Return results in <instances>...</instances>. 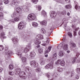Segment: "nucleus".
<instances>
[{
	"label": "nucleus",
	"instance_id": "1",
	"mask_svg": "<svg viewBox=\"0 0 80 80\" xmlns=\"http://www.w3.org/2000/svg\"><path fill=\"white\" fill-rule=\"evenodd\" d=\"M43 39V36L42 34H39L36 36V39L34 41V43L36 45L40 44L41 42L39 41L38 40H42Z\"/></svg>",
	"mask_w": 80,
	"mask_h": 80
},
{
	"label": "nucleus",
	"instance_id": "2",
	"mask_svg": "<svg viewBox=\"0 0 80 80\" xmlns=\"http://www.w3.org/2000/svg\"><path fill=\"white\" fill-rule=\"evenodd\" d=\"M28 18L29 21H32V20H35L36 18V16L34 14H29L28 16Z\"/></svg>",
	"mask_w": 80,
	"mask_h": 80
},
{
	"label": "nucleus",
	"instance_id": "3",
	"mask_svg": "<svg viewBox=\"0 0 80 80\" xmlns=\"http://www.w3.org/2000/svg\"><path fill=\"white\" fill-rule=\"evenodd\" d=\"M45 69H53V62H51L47 64L45 67Z\"/></svg>",
	"mask_w": 80,
	"mask_h": 80
},
{
	"label": "nucleus",
	"instance_id": "4",
	"mask_svg": "<svg viewBox=\"0 0 80 80\" xmlns=\"http://www.w3.org/2000/svg\"><path fill=\"white\" fill-rule=\"evenodd\" d=\"M19 74L21 78H23V79H25L27 78V76H25V73L24 72H21Z\"/></svg>",
	"mask_w": 80,
	"mask_h": 80
},
{
	"label": "nucleus",
	"instance_id": "5",
	"mask_svg": "<svg viewBox=\"0 0 80 80\" xmlns=\"http://www.w3.org/2000/svg\"><path fill=\"white\" fill-rule=\"evenodd\" d=\"M30 65L31 66H32L34 68H35V67H37L38 64V63H36L35 61H32L30 62Z\"/></svg>",
	"mask_w": 80,
	"mask_h": 80
},
{
	"label": "nucleus",
	"instance_id": "6",
	"mask_svg": "<svg viewBox=\"0 0 80 80\" xmlns=\"http://www.w3.org/2000/svg\"><path fill=\"white\" fill-rule=\"evenodd\" d=\"M25 27V24L23 22H21L19 23L18 28L19 29L22 30Z\"/></svg>",
	"mask_w": 80,
	"mask_h": 80
},
{
	"label": "nucleus",
	"instance_id": "7",
	"mask_svg": "<svg viewBox=\"0 0 80 80\" xmlns=\"http://www.w3.org/2000/svg\"><path fill=\"white\" fill-rule=\"evenodd\" d=\"M31 44H28V45L27 46V47L24 49V52L25 53H27L29 51V50L31 49Z\"/></svg>",
	"mask_w": 80,
	"mask_h": 80
},
{
	"label": "nucleus",
	"instance_id": "8",
	"mask_svg": "<svg viewBox=\"0 0 80 80\" xmlns=\"http://www.w3.org/2000/svg\"><path fill=\"white\" fill-rule=\"evenodd\" d=\"M12 4L13 6H18L19 5V2L16 0H14L12 1Z\"/></svg>",
	"mask_w": 80,
	"mask_h": 80
},
{
	"label": "nucleus",
	"instance_id": "9",
	"mask_svg": "<svg viewBox=\"0 0 80 80\" xmlns=\"http://www.w3.org/2000/svg\"><path fill=\"white\" fill-rule=\"evenodd\" d=\"M62 47L63 50H67L68 48V44L65 43L62 44Z\"/></svg>",
	"mask_w": 80,
	"mask_h": 80
},
{
	"label": "nucleus",
	"instance_id": "10",
	"mask_svg": "<svg viewBox=\"0 0 80 80\" xmlns=\"http://www.w3.org/2000/svg\"><path fill=\"white\" fill-rule=\"evenodd\" d=\"M5 52L6 54L7 55H12L13 54L12 52H10L9 51H8V48H6L5 49Z\"/></svg>",
	"mask_w": 80,
	"mask_h": 80
},
{
	"label": "nucleus",
	"instance_id": "11",
	"mask_svg": "<svg viewBox=\"0 0 80 80\" xmlns=\"http://www.w3.org/2000/svg\"><path fill=\"white\" fill-rule=\"evenodd\" d=\"M21 69L20 68H17L15 71V74L16 75H19V73H20L21 72Z\"/></svg>",
	"mask_w": 80,
	"mask_h": 80
},
{
	"label": "nucleus",
	"instance_id": "12",
	"mask_svg": "<svg viewBox=\"0 0 80 80\" xmlns=\"http://www.w3.org/2000/svg\"><path fill=\"white\" fill-rule=\"evenodd\" d=\"M28 71V72H31L32 71V69L30 68V67L27 66L25 68V71L26 72H27Z\"/></svg>",
	"mask_w": 80,
	"mask_h": 80
},
{
	"label": "nucleus",
	"instance_id": "13",
	"mask_svg": "<svg viewBox=\"0 0 80 80\" xmlns=\"http://www.w3.org/2000/svg\"><path fill=\"white\" fill-rule=\"evenodd\" d=\"M22 8L25 12H28V9L27 8V6H22Z\"/></svg>",
	"mask_w": 80,
	"mask_h": 80
},
{
	"label": "nucleus",
	"instance_id": "14",
	"mask_svg": "<svg viewBox=\"0 0 80 80\" xmlns=\"http://www.w3.org/2000/svg\"><path fill=\"white\" fill-rule=\"evenodd\" d=\"M36 55V53L33 51L30 52V56L31 57H34Z\"/></svg>",
	"mask_w": 80,
	"mask_h": 80
},
{
	"label": "nucleus",
	"instance_id": "15",
	"mask_svg": "<svg viewBox=\"0 0 80 80\" xmlns=\"http://www.w3.org/2000/svg\"><path fill=\"white\" fill-rule=\"evenodd\" d=\"M12 40L14 44L17 43L18 42V40L17 39V38H14L12 39Z\"/></svg>",
	"mask_w": 80,
	"mask_h": 80
},
{
	"label": "nucleus",
	"instance_id": "16",
	"mask_svg": "<svg viewBox=\"0 0 80 80\" xmlns=\"http://www.w3.org/2000/svg\"><path fill=\"white\" fill-rule=\"evenodd\" d=\"M22 60L23 63H27V58L25 57H22Z\"/></svg>",
	"mask_w": 80,
	"mask_h": 80
},
{
	"label": "nucleus",
	"instance_id": "17",
	"mask_svg": "<svg viewBox=\"0 0 80 80\" xmlns=\"http://www.w3.org/2000/svg\"><path fill=\"white\" fill-rule=\"evenodd\" d=\"M56 13H55V12H51V14H50V17H52V18H54L55 17H56Z\"/></svg>",
	"mask_w": 80,
	"mask_h": 80
},
{
	"label": "nucleus",
	"instance_id": "18",
	"mask_svg": "<svg viewBox=\"0 0 80 80\" xmlns=\"http://www.w3.org/2000/svg\"><path fill=\"white\" fill-rule=\"evenodd\" d=\"M36 72H38V73H39V74L41 75V74H42L43 73V72H42L41 71V69H40L38 68L36 70Z\"/></svg>",
	"mask_w": 80,
	"mask_h": 80
},
{
	"label": "nucleus",
	"instance_id": "19",
	"mask_svg": "<svg viewBox=\"0 0 80 80\" xmlns=\"http://www.w3.org/2000/svg\"><path fill=\"white\" fill-rule=\"evenodd\" d=\"M40 64L41 65H44L45 64V61L43 59H41V61L40 62Z\"/></svg>",
	"mask_w": 80,
	"mask_h": 80
},
{
	"label": "nucleus",
	"instance_id": "20",
	"mask_svg": "<svg viewBox=\"0 0 80 80\" xmlns=\"http://www.w3.org/2000/svg\"><path fill=\"white\" fill-rule=\"evenodd\" d=\"M32 25L33 27H36L38 26V24L35 22H33L32 23Z\"/></svg>",
	"mask_w": 80,
	"mask_h": 80
},
{
	"label": "nucleus",
	"instance_id": "21",
	"mask_svg": "<svg viewBox=\"0 0 80 80\" xmlns=\"http://www.w3.org/2000/svg\"><path fill=\"white\" fill-rule=\"evenodd\" d=\"M64 53V52L63 51H60L59 52L58 55L59 56H60V57H62V56H63Z\"/></svg>",
	"mask_w": 80,
	"mask_h": 80
},
{
	"label": "nucleus",
	"instance_id": "22",
	"mask_svg": "<svg viewBox=\"0 0 80 80\" xmlns=\"http://www.w3.org/2000/svg\"><path fill=\"white\" fill-rule=\"evenodd\" d=\"M60 65H61V66H62V67H63L65 66V61L64 60H62L61 61V62L60 63Z\"/></svg>",
	"mask_w": 80,
	"mask_h": 80
},
{
	"label": "nucleus",
	"instance_id": "23",
	"mask_svg": "<svg viewBox=\"0 0 80 80\" xmlns=\"http://www.w3.org/2000/svg\"><path fill=\"white\" fill-rule=\"evenodd\" d=\"M51 48H52V47L51 46L49 47L47 50H46L45 52V53H48V52H50V51L51 50Z\"/></svg>",
	"mask_w": 80,
	"mask_h": 80
},
{
	"label": "nucleus",
	"instance_id": "24",
	"mask_svg": "<svg viewBox=\"0 0 80 80\" xmlns=\"http://www.w3.org/2000/svg\"><path fill=\"white\" fill-rule=\"evenodd\" d=\"M40 24L42 25H46L47 24V22L45 20H44L40 22Z\"/></svg>",
	"mask_w": 80,
	"mask_h": 80
},
{
	"label": "nucleus",
	"instance_id": "25",
	"mask_svg": "<svg viewBox=\"0 0 80 80\" xmlns=\"http://www.w3.org/2000/svg\"><path fill=\"white\" fill-rule=\"evenodd\" d=\"M38 52H39V53H40V54L43 53V49L41 48H39L38 49Z\"/></svg>",
	"mask_w": 80,
	"mask_h": 80
},
{
	"label": "nucleus",
	"instance_id": "26",
	"mask_svg": "<svg viewBox=\"0 0 80 80\" xmlns=\"http://www.w3.org/2000/svg\"><path fill=\"white\" fill-rule=\"evenodd\" d=\"M52 60H55L57 59V53H55L53 56Z\"/></svg>",
	"mask_w": 80,
	"mask_h": 80
},
{
	"label": "nucleus",
	"instance_id": "27",
	"mask_svg": "<svg viewBox=\"0 0 80 80\" xmlns=\"http://www.w3.org/2000/svg\"><path fill=\"white\" fill-rule=\"evenodd\" d=\"M20 20V17H17L15 18L14 19V21L15 22H18Z\"/></svg>",
	"mask_w": 80,
	"mask_h": 80
},
{
	"label": "nucleus",
	"instance_id": "28",
	"mask_svg": "<svg viewBox=\"0 0 80 80\" xmlns=\"http://www.w3.org/2000/svg\"><path fill=\"white\" fill-rule=\"evenodd\" d=\"M17 12L18 13H20L22 12V9L19 7H18L16 9Z\"/></svg>",
	"mask_w": 80,
	"mask_h": 80
},
{
	"label": "nucleus",
	"instance_id": "29",
	"mask_svg": "<svg viewBox=\"0 0 80 80\" xmlns=\"http://www.w3.org/2000/svg\"><path fill=\"white\" fill-rule=\"evenodd\" d=\"M61 62V60L59 59L57 60V62L55 63V64L56 65H59V64H60V62Z\"/></svg>",
	"mask_w": 80,
	"mask_h": 80
},
{
	"label": "nucleus",
	"instance_id": "30",
	"mask_svg": "<svg viewBox=\"0 0 80 80\" xmlns=\"http://www.w3.org/2000/svg\"><path fill=\"white\" fill-rule=\"evenodd\" d=\"M65 8H67V9H69L72 8V6L70 5H66Z\"/></svg>",
	"mask_w": 80,
	"mask_h": 80
},
{
	"label": "nucleus",
	"instance_id": "31",
	"mask_svg": "<svg viewBox=\"0 0 80 80\" xmlns=\"http://www.w3.org/2000/svg\"><path fill=\"white\" fill-rule=\"evenodd\" d=\"M13 65L11 64V65H10L9 66V70H13Z\"/></svg>",
	"mask_w": 80,
	"mask_h": 80
},
{
	"label": "nucleus",
	"instance_id": "32",
	"mask_svg": "<svg viewBox=\"0 0 80 80\" xmlns=\"http://www.w3.org/2000/svg\"><path fill=\"white\" fill-rule=\"evenodd\" d=\"M42 14L43 16H46L47 15V12H46L44 10L42 12Z\"/></svg>",
	"mask_w": 80,
	"mask_h": 80
},
{
	"label": "nucleus",
	"instance_id": "33",
	"mask_svg": "<svg viewBox=\"0 0 80 80\" xmlns=\"http://www.w3.org/2000/svg\"><path fill=\"white\" fill-rule=\"evenodd\" d=\"M58 71L59 72H62L63 71V69L61 68H58Z\"/></svg>",
	"mask_w": 80,
	"mask_h": 80
},
{
	"label": "nucleus",
	"instance_id": "34",
	"mask_svg": "<svg viewBox=\"0 0 80 80\" xmlns=\"http://www.w3.org/2000/svg\"><path fill=\"white\" fill-rule=\"evenodd\" d=\"M17 54L18 55V56H19L20 57H22V53L20 51H19V52H17Z\"/></svg>",
	"mask_w": 80,
	"mask_h": 80
},
{
	"label": "nucleus",
	"instance_id": "35",
	"mask_svg": "<svg viewBox=\"0 0 80 80\" xmlns=\"http://www.w3.org/2000/svg\"><path fill=\"white\" fill-rule=\"evenodd\" d=\"M46 76H47L48 78H50L51 77V74L49 72H48L46 74Z\"/></svg>",
	"mask_w": 80,
	"mask_h": 80
},
{
	"label": "nucleus",
	"instance_id": "36",
	"mask_svg": "<svg viewBox=\"0 0 80 80\" xmlns=\"http://www.w3.org/2000/svg\"><path fill=\"white\" fill-rule=\"evenodd\" d=\"M38 0H31V2L33 3H34L35 4H36V3H37L38 2Z\"/></svg>",
	"mask_w": 80,
	"mask_h": 80
},
{
	"label": "nucleus",
	"instance_id": "37",
	"mask_svg": "<svg viewBox=\"0 0 80 80\" xmlns=\"http://www.w3.org/2000/svg\"><path fill=\"white\" fill-rule=\"evenodd\" d=\"M32 77V74L31 73H28V78H30Z\"/></svg>",
	"mask_w": 80,
	"mask_h": 80
},
{
	"label": "nucleus",
	"instance_id": "38",
	"mask_svg": "<svg viewBox=\"0 0 80 80\" xmlns=\"http://www.w3.org/2000/svg\"><path fill=\"white\" fill-rule=\"evenodd\" d=\"M41 32L42 33L45 34V33L46 32V31H45V29L43 28H42L41 29Z\"/></svg>",
	"mask_w": 80,
	"mask_h": 80
},
{
	"label": "nucleus",
	"instance_id": "39",
	"mask_svg": "<svg viewBox=\"0 0 80 80\" xmlns=\"http://www.w3.org/2000/svg\"><path fill=\"white\" fill-rule=\"evenodd\" d=\"M4 49V47L2 45H0V51H2Z\"/></svg>",
	"mask_w": 80,
	"mask_h": 80
},
{
	"label": "nucleus",
	"instance_id": "40",
	"mask_svg": "<svg viewBox=\"0 0 80 80\" xmlns=\"http://www.w3.org/2000/svg\"><path fill=\"white\" fill-rule=\"evenodd\" d=\"M4 2L5 4H8L9 3V1L8 0H4Z\"/></svg>",
	"mask_w": 80,
	"mask_h": 80
},
{
	"label": "nucleus",
	"instance_id": "41",
	"mask_svg": "<svg viewBox=\"0 0 80 80\" xmlns=\"http://www.w3.org/2000/svg\"><path fill=\"white\" fill-rule=\"evenodd\" d=\"M9 75H14V72L13 71H10L9 73Z\"/></svg>",
	"mask_w": 80,
	"mask_h": 80
},
{
	"label": "nucleus",
	"instance_id": "42",
	"mask_svg": "<svg viewBox=\"0 0 80 80\" xmlns=\"http://www.w3.org/2000/svg\"><path fill=\"white\" fill-rule=\"evenodd\" d=\"M17 16V14H16V13L14 12L13 14H12V16L11 17L12 18H13V17H16V16Z\"/></svg>",
	"mask_w": 80,
	"mask_h": 80
},
{
	"label": "nucleus",
	"instance_id": "43",
	"mask_svg": "<svg viewBox=\"0 0 80 80\" xmlns=\"http://www.w3.org/2000/svg\"><path fill=\"white\" fill-rule=\"evenodd\" d=\"M1 37H3V38H7V37H4V36L5 35V34H4L2 33L1 34Z\"/></svg>",
	"mask_w": 80,
	"mask_h": 80
},
{
	"label": "nucleus",
	"instance_id": "44",
	"mask_svg": "<svg viewBox=\"0 0 80 80\" xmlns=\"http://www.w3.org/2000/svg\"><path fill=\"white\" fill-rule=\"evenodd\" d=\"M68 35H69V36L70 37V38H71V37H72V33H71L70 32H68Z\"/></svg>",
	"mask_w": 80,
	"mask_h": 80
},
{
	"label": "nucleus",
	"instance_id": "45",
	"mask_svg": "<svg viewBox=\"0 0 80 80\" xmlns=\"http://www.w3.org/2000/svg\"><path fill=\"white\" fill-rule=\"evenodd\" d=\"M75 8H76V10H77L78 8H80V6H78L77 4H76L75 6Z\"/></svg>",
	"mask_w": 80,
	"mask_h": 80
},
{
	"label": "nucleus",
	"instance_id": "46",
	"mask_svg": "<svg viewBox=\"0 0 80 80\" xmlns=\"http://www.w3.org/2000/svg\"><path fill=\"white\" fill-rule=\"evenodd\" d=\"M77 59V58L75 57H74L73 58H72V62L74 63L75 62V60Z\"/></svg>",
	"mask_w": 80,
	"mask_h": 80
},
{
	"label": "nucleus",
	"instance_id": "47",
	"mask_svg": "<svg viewBox=\"0 0 80 80\" xmlns=\"http://www.w3.org/2000/svg\"><path fill=\"white\" fill-rule=\"evenodd\" d=\"M71 45L72 46V47H75V43H74V42H72V43H71Z\"/></svg>",
	"mask_w": 80,
	"mask_h": 80
},
{
	"label": "nucleus",
	"instance_id": "48",
	"mask_svg": "<svg viewBox=\"0 0 80 80\" xmlns=\"http://www.w3.org/2000/svg\"><path fill=\"white\" fill-rule=\"evenodd\" d=\"M53 77V78H56V77H57V75H56V74H52L51 75Z\"/></svg>",
	"mask_w": 80,
	"mask_h": 80
},
{
	"label": "nucleus",
	"instance_id": "49",
	"mask_svg": "<svg viewBox=\"0 0 80 80\" xmlns=\"http://www.w3.org/2000/svg\"><path fill=\"white\" fill-rule=\"evenodd\" d=\"M76 70L78 73H80V68H77Z\"/></svg>",
	"mask_w": 80,
	"mask_h": 80
},
{
	"label": "nucleus",
	"instance_id": "50",
	"mask_svg": "<svg viewBox=\"0 0 80 80\" xmlns=\"http://www.w3.org/2000/svg\"><path fill=\"white\" fill-rule=\"evenodd\" d=\"M47 42L45 41H43V43L42 44V45H43V46H45L46 45V43Z\"/></svg>",
	"mask_w": 80,
	"mask_h": 80
},
{
	"label": "nucleus",
	"instance_id": "51",
	"mask_svg": "<svg viewBox=\"0 0 80 80\" xmlns=\"http://www.w3.org/2000/svg\"><path fill=\"white\" fill-rule=\"evenodd\" d=\"M73 35L74 37H75V36H77V32H73Z\"/></svg>",
	"mask_w": 80,
	"mask_h": 80
},
{
	"label": "nucleus",
	"instance_id": "52",
	"mask_svg": "<svg viewBox=\"0 0 80 80\" xmlns=\"http://www.w3.org/2000/svg\"><path fill=\"white\" fill-rule=\"evenodd\" d=\"M3 7L0 6V11H3Z\"/></svg>",
	"mask_w": 80,
	"mask_h": 80
},
{
	"label": "nucleus",
	"instance_id": "53",
	"mask_svg": "<svg viewBox=\"0 0 80 80\" xmlns=\"http://www.w3.org/2000/svg\"><path fill=\"white\" fill-rule=\"evenodd\" d=\"M38 9L39 11H40V10H41V9H42V7H41V6H38Z\"/></svg>",
	"mask_w": 80,
	"mask_h": 80
},
{
	"label": "nucleus",
	"instance_id": "54",
	"mask_svg": "<svg viewBox=\"0 0 80 80\" xmlns=\"http://www.w3.org/2000/svg\"><path fill=\"white\" fill-rule=\"evenodd\" d=\"M8 80H13V78H12V77H9L8 78Z\"/></svg>",
	"mask_w": 80,
	"mask_h": 80
},
{
	"label": "nucleus",
	"instance_id": "55",
	"mask_svg": "<svg viewBox=\"0 0 80 80\" xmlns=\"http://www.w3.org/2000/svg\"><path fill=\"white\" fill-rule=\"evenodd\" d=\"M3 16V14L2 12H0V17H2Z\"/></svg>",
	"mask_w": 80,
	"mask_h": 80
},
{
	"label": "nucleus",
	"instance_id": "56",
	"mask_svg": "<svg viewBox=\"0 0 80 80\" xmlns=\"http://www.w3.org/2000/svg\"><path fill=\"white\" fill-rule=\"evenodd\" d=\"M50 42V39L49 38H47V43H49Z\"/></svg>",
	"mask_w": 80,
	"mask_h": 80
},
{
	"label": "nucleus",
	"instance_id": "57",
	"mask_svg": "<svg viewBox=\"0 0 80 80\" xmlns=\"http://www.w3.org/2000/svg\"><path fill=\"white\" fill-rule=\"evenodd\" d=\"M56 2H60L61 3H62V0H56Z\"/></svg>",
	"mask_w": 80,
	"mask_h": 80
},
{
	"label": "nucleus",
	"instance_id": "58",
	"mask_svg": "<svg viewBox=\"0 0 80 80\" xmlns=\"http://www.w3.org/2000/svg\"><path fill=\"white\" fill-rule=\"evenodd\" d=\"M79 77H80V76H79V75L76 76V78L78 79L79 78Z\"/></svg>",
	"mask_w": 80,
	"mask_h": 80
},
{
	"label": "nucleus",
	"instance_id": "59",
	"mask_svg": "<svg viewBox=\"0 0 80 80\" xmlns=\"http://www.w3.org/2000/svg\"><path fill=\"white\" fill-rule=\"evenodd\" d=\"M3 29V26L2 25L0 26V30Z\"/></svg>",
	"mask_w": 80,
	"mask_h": 80
},
{
	"label": "nucleus",
	"instance_id": "60",
	"mask_svg": "<svg viewBox=\"0 0 80 80\" xmlns=\"http://www.w3.org/2000/svg\"><path fill=\"white\" fill-rule=\"evenodd\" d=\"M66 3H70V0H65Z\"/></svg>",
	"mask_w": 80,
	"mask_h": 80
},
{
	"label": "nucleus",
	"instance_id": "61",
	"mask_svg": "<svg viewBox=\"0 0 80 80\" xmlns=\"http://www.w3.org/2000/svg\"><path fill=\"white\" fill-rule=\"evenodd\" d=\"M23 2V0H18V3H21V2Z\"/></svg>",
	"mask_w": 80,
	"mask_h": 80
},
{
	"label": "nucleus",
	"instance_id": "62",
	"mask_svg": "<svg viewBox=\"0 0 80 80\" xmlns=\"http://www.w3.org/2000/svg\"><path fill=\"white\" fill-rule=\"evenodd\" d=\"M3 70V68H2L0 67V72H2Z\"/></svg>",
	"mask_w": 80,
	"mask_h": 80
},
{
	"label": "nucleus",
	"instance_id": "63",
	"mask_svg": "<svg viewBox=\"0 0 80 80\" xmlns=\"http://www.w3.org/2000/svg\"><path fill=\"white\" fill-rule=\"evenodd\" d=\"M2 0H0V5H2Z\"/></svg>",
	"mask_w": 80,
	"mask_h": 80
},
{
	"label": "nucleus",
	"instance_id": "64",
	"mask_svg": "<svg viewBox=\"0 0 80 80\" xmlns=\"http://www.w3.org/2000/svg\"><path fill=\"white\" fill-rule=\"evenodd\" d=\"M32 80H37V78H35L34 79H32Z\"/></svg>",
	"mask_w": 80,
	"mask_h": 80
}]
</instances>
